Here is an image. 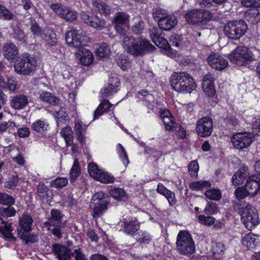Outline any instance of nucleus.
Returning a JSON list of instances; mask_svg holds the SVG:
<instances>
[{
    "mask_svg": "<svg viewBox=\"0 0 260 260\" xmlns=\"http://www.w3.org/2000/svg\"><path fill=\"white\" fill-rule=\"evenodd\" d=\"M116 151L119 158L125 167L129 164V160L127 153L124 148L120 144H117L116 146Z\"/></svg>",
    "mask_w": 260,
    "mask_h": 260,
    "instance_id": "58836bf2",
    "label": "nucleus"
},
{
    "mask_svg": "<svg viewBox=\"0 0 260 260\" xmlns=\"http://www.w3.org/2000/svg\"><path fill=\"white\" fill-rule=\"evenodd\" d=\"M178 20L176 17L168 14L164 19L158 21V26L162 30L169 31L172 29L177 25Z\"/></svg>",
    "mask_w": 260,
    "mask_h": 260,
    "instance_id": "aec40b11",
    "label": "nucleus"
},
{
    "mask_svg": "<svg viewBox=\"0 0 260 260\" xmlns=\"http://www.w3.org/2000/svg\"><path fill=\"white\" fill-rule=\"evenodd\" d=\"M119 80L116 77H111L109 80V84L107 87H104L101 90L103 97H108L118 90Z\"/></svg>",
    "mask_w": 260,
    "mask_h": 260,
    "instance_id": "6ab92c4d",
    "label": "nucleus"
},
{
    "mask_svg": "<svg viewBox=\"0 0 260 260\" xmlns=\"http://www.w3.org/2000/svg\"><path fill=\"white\" fill-rule=\"evenodd\" d=\"M2 225L0 226V233L3 235L4 238L8 240H15L16 238L13 235V231L12 223L2 220Z\"/></svg>",
    "mask_w": 260,
    "mask_h": 260,
    "instance_id": "a878e982",
    "label": "nucleus"
},
{
    "mask_svg": "<svg viewBox=\"0 0 260 260\" xmlns=\"http://www.w3.org/2000/svg\"><path fill=\"white\" fill-rule=\"evenodd\" d=\"M48 124L45 120H38L33 123L32 128L37 133H42L47 130Z\"/></svg>",
    "mask_w": 260,
    "mask_h": 260,
    "instance_id": "37998d69",
    "label": "nucleus"
},
{
    "mask_svg": "<svg viewBox=\"0 0 260 260\" xmlns=\"http://www.w3.org/2000/svg\"><path fill=\"white\" fill-rule=\"evenodd\" d=\"M199 220L202 224L211 225L214 223L215 218L212 216H206L204 215H200L199 216Z\"/></svg>",
    "mask_w": 260,
    "mask_h": 260,
    "instance_id": "e2e57ef3",
    "label": "nucleus"
},
{
    "mask_svg": "<svg viewBox=\"0 0 260 260\" xmlns=\"http://www.w3.org/2000/svg\"><path fill=\"white\" fill-rule=\"evenodd\" d=\"M80 174V168L77 159L74 161L73 166L70 172V181L74 182L79 177Z\"/></svg>",
    "mask_w": 260,
    "mask_h": 260,
    "instance_id": "ea45409f",
    "label": "nucleus"
},
{
    "mask_svg": "<svg viewBox=\"0 0 260 260\" xmlns=\"http://www.w3.org/2000/svg\"><path fill=\"white\" fill-rule=\"evenodd\" d=\"M124 232L128 234H134L139 228V223L136 218L128 217L124 219Z\"/></svg>",
    "mask_w": 260,
    "mask_h": 260,
    "instance_id": "b1692460",
    "label": "nucleus"
},
{
    "mask_svg": "<svg viewBox=\"0 0 260 260\" xmlns=\"http://www.w3.org/2000/svg\"><path fill=\"white\" fill-rule=\"evenodd\" d=\"M230 60L239 66H244L255 59L252 52L245 46H238L229 54Z\"/></svg>",
    "mask_w": 260,
    "mask_h": 260,
    "instance_id": "0eeeda50",
    "label": "nucleus"
},
{
    "mask_svg": "<svg viewBox=\"0 0 260 260\" xmlns=\"http://www.w3.org/2000/svg\"><path fill=\"white\" fill-rule=\"evenodd\" d=\"M39 99L42 102H44L51 105H56L59 103V99L51 92L43 91L39 94Z\"/></svg>",
    "mask_w": 260,
    "mask_h": 260,
    "instance_id": "7c9ffc66",
    "label": "nucleus"
},
{
    "mask_svg": "<svg viewBox=\"0 0 260 260\" xmlns=\"http://www.w3.org/2000/svg\"><path fill=\"white\" fill-rule=\"evenodd\" d=\"M241 220L245 228L251 230L259 223V219L256 209L248 203H244L239 209Z\"/></svg>",
    "mask_w": 260,
    "mask_h": 260,
    "instance_id": "20e7f679",
    "label": "nucleus"
},
{
    "mask_svg": "<svg viewBox=\"0 0 260 260\" xmlns=\"http://www.w3.org/2000/svg\"><path fill=\"white\" fill-rule=\"evenodd\" d=\"M14 17V14L6 7L0 5V19L11 20Z\"/></svg>",
    "mask_w": 260,
    "mask_h": 260,
    "instance_id": "49530a36",
    "label": "nucleus"
},
{
    "mask_svg": "<svg viewBox=\"0 0 260 260\" xmlns=\"http://www.w3.org/2000/svg\"><path fill=\"white\" fill-rule=\"evenodd\" d=\"M202 87L205 93L208 96L212 97L215 93L213 83H202Z\"/></svg>",
    "mask_w": 260,
    "mask_h": 260,
    "instance_id": "5fc2aeb1",
    "label": "nucleus"
},
{
    "mask_svg": "<svg viewBox=\"0 0 260 260\" xmlns=\"http://www.w3.org/2000/svg\"><path fill=\"white\" fill-rule=\"evenodd\" d=\"M108 202L102 191L95 193L91 201L90 208L93 210V216L95 218L102 214L107 209Z\"/></svg>",
    "mask_w": 260,
    "mask_h": 260,
    "instance_id": "f8f14e48",
    "label": "nucleus"
},
{
    "mask_svg": "<svg viewBox=\"0 0 260 260\" xmlns=\"http://www.w3.org/2000/svg\"><path fill=\"white\" fill-rule=\"evenodd\" d=\"M252 134L260 136V115L254 117L252 121Z\"/></svg>",
    "mask_w": 260,
    "mask_h": 260,
    "instance_id": "6e6d98bb",
    "label": "nucleus"
},
{
    "mask_svg": "<svg viewBox=\"0 0 260 260\" xmlns=\"http://www.w3.org/2000/svg\"><path fill=\"white\" fill-rule=\"evenodd\" d=\"M60 134L64 138L68 146H69L70 145L72 144L74 137L72 129L70 127L67 126L63 128L61 130Z\"/></svg>",
    "mask_w": 260,
    "mask_h": 260,
    "instance_id": "a19ab883",
    "label": "nucleus"
},
{
    "mask_svg": "<svg viewBox=\"0 0 260 260\" xmlns=\"http://www.w3.org/2000/svg\"><path fill=\"white\" fill-rule=\"evenodd\" d=\"M177 248L179 252L189 256L195 251V246L191 235L186 231H180L177 236Z\"/></svg>",
    "mask_w": 260,
    "mask_h": 260,
    "instance_id": "423d86ee",
    "label": "nucleus"
},
{
    "mask_svg": "<svg viewBox=\"0 0 260 260\" xmlns=\"http://www.w3.org/2000/svg\"><path fill=\"white\" fill-rule=\"evenodd\" d=\"M80 55L79 60L82 64L88 66L92 62L93 57L91 52L89 50H83Z\"/></svg>",
    "mask_w": 260,
    "mask_h": 260,
    "instance_id": "4c0bfd02",
    "label": "nucleus"
},
{
    "mask_svg": "<svg viewBox=\"0 0 260 260\" xmlns=\"http://www.w3.org/2000/svg\"><path fill=\"white\" fill-rule=\"evenodd\" d=\"M16 210L11 207L0 208V214L6 217H12L16 214Z\"/></svg>",
    "mask_w": 260,
    "mask_h": 260,
    "instance_id": "13d9d810",
    "label": "nucleus"
},
{
    "mask_svg": "<svg viewBox=\"0 0 260 260\" xmlns=\"http://www.w3.org/2000/svg\"><path fill=\"white\" fill-rule=\"evenodd\" d=\"M68 183L66 177H57L51 182V185L54 187L61 188L66 186Z\"/></svg>",
    "mask_w": 260,
    "mask_h": 260,
    "instance_id": "8fccbe9b",
    "label": "nucleus"
},
{
    "mask_svg": "<svg viewBox=\"0 0 260 260\" xmlns=\"http://www.w3.org/2000/svg\"><path fill=\"white\" fill-rule=\"evenodd\" d=\"M235 194L237 199H243L249 196V193L247 190L246 189L245 186L240 187L235 190Z\"/></svg>",
    "mask_w": 260,
    "mask_h": 260,
    "instance_id": "052dcab7",
    "label": "nucleus"
},
{
    "mask_svg": "<svg viewBox=\"0 0 260 260\" xmlns=\"http://www.w3.org/2000/svg\"><path fill=\"white\" fill-rule=\"evenodd\" d=\"M32 222L31 215L28 213H24L19 219V226L17 229L18 236L25 237L24 233L30 232Z\"/></svg>",
    "mask_w": 260,
    "mask_h": 260,
    "instance_id": "dca6fc26",
    "label": "nucleus"
},
{
    "mask_svg": "<svg viewBox=\"0 0 260 260\" xmlns=\"http://www.w3.org/2000/svg\"><path fill=\"white\" fill-rule=\"evenodd\" d=\"M188 168L190 175L192 177H197L199 170V166L198 162L196 160L191 161L189 163Z\"/></svg>",
    "mask_w": 260,
    "mask_h": 260,
    "instance_id": "603ef678",
    "label": "nucleus"
},
{
    "mask_svg": "<svg viewBox=\"0 0 260 260\" xmlns=\"http://www.w3.org/2000/svg\"><path fill=\"white\" fill-rule=\"evenodd\" d=\"M224 248L221 243H216L213 247V254L216 258H219L220 255L223 253Z\"/></svg>",
    "mask_w": 260,
    "mask_h": 260,
    "instance_id": "bf43d9fd",
    "label": "nucleus"
},
{
    "mask_svg": "<svg viewBox=\"0 0 260 260\" xmlns=\"http://www.w3.org/2000/svg\"><path fill=\"white\" fill-rule=\"evenodd\" d=\"M243 246L248 250L254 249L258 245L259 239L256 236L249 234L245 235L241 240Z\"/></svg>",
    "mask_w": 260,
    "mask_h": 260,
    "instance_id": "4be33fe9",
    "label": "nucleus"
},
{
    "mask_svg": "<svg viewBox=\"0 0 260 260\" xmlns=\"http://www.w3.org/2000/svg\"><path fill=\"white\" fill-rule=\"evenodd\" d=\"M241 3L247 8L260 7V0H242Z\"/></svg>",
    "mask_w": 260,
    "mask_h": 260,
    "instance_id": "69168bd1",
    "label": "nucleus"
},
{
    "mask_svg": "<svg viewBox=\"0 0 260 260\" xmlns=\"http://www.w3.org/2000/svg\"><path fill=\"white\" fill-rule=\"evenodd\" d=\"M113 105L111 104L107 100H103L98 107L94 112V114H104L111 111V108H114Z\"/></svg>",
    "mask_w": 260,
    "mask_h": 260,
    "instance_id": "e433bc0d",
    "label": "nucleus"
},
{
    "mask_svg": "<svg viewBox=\"0 0 260 260\" xmlns=\"http://www.w3.org/2000/svg\"><path fill=\"white\" fill-rule=\"evenodd\" d=\"M259 177V175L257 174L249 176L247 179L245 187L250 197H253L258 193H259L260 180Z\"/></svg>",
    "mask_w": 260,
    "mask_h": 260,
    "instance_id": "f3484780",
    "label": "nucleus"
},
{
    "mask_svg": "<svg viewBox=\"0 0 260 260\" xmlns=\"http://www.w3.org/2000/svg\"><path fill=\"white\" fill-rule=\"evenodd\" d=\"M43 39L49 46H53L57 43L56 36L51 29H48L44 31Z\"/></svg>",
    "mask_w": 260,
    "mask_h": 260,
    "instance_id": "f704fd0d",
    "label": "nucleus"
},
{
    "mask_svg": "<svg viewBox=\"0 0 260 260\" xmlns=\"http://www.w3.org/2000/svg\"><path fill=\"white\" fill-rule=\"evenodd\" d=\"M109 194L115 200L125 201L127 199V194L123 189L119 187L111 188L109 190Z\"/></svg>",
    "mask_w": 260,
    "mask_h": 260,
    "instance_id": "473e14b6",
    "label": "nucleus"
},
{
    "mask_svg": "<svg viewBox=\"0 0 260 260\" xmlns=\"http://www.w3.org/2000/svg\"><path fill=\"white\" fill-rule=\"evenodd\" d=\"M170 83L172 88L180 93H191L197 87L192 76L185 72L174 73L171 76Z\"/></svg>",
    "mask_w": 260,
    "mask_h": 260,
    "instance_id": "f03ea898",
    "label": "nucleus"
},
{
    "mask_svg": "<svg viewBox=\"0 0 260 260\" xmlns=\"http://www.w3.org/2000/svg\"><path fill=\"white\" fill-rule=\"evenodd\" d=\"M15 203V200L12 196L3 192H0V204L11 206Z\"/></svg>",
    "mask_w": 260,
    "mask_h": 260,
    "instance_id": "3c124183",
    "label": "nucleus"
},
{
    "mask_svg": "<svg viewBox=\"0 0 260 260\" xmlns=\"http://www.w3.org/2000/svg\"><path fill=\"white\" fill-rule=\"evenodd\" d=\"M212 15L210 11L201 9H195L188 11L185 14V19L189 25H202L209 22Z\"/></svg>",
    "mask_w": 260,
    "mask_h": 260,
    "instance_id": "39448f33",
    "label": "nucleus"
},
{
    "mask_svg": "<svg viewBox=\"0 0 260 260\" xmlns=\"http://www.w3.org/2000/svg\"><path fill=\"white\" fill-rule=\"evenodd\" d=\"M248 175V172L245 170H239L236 172L232 177L233 185L237 186L242 184Z\"/></svg>",
    "mask_w": 260,
    "mask_h": 260,
    "instance_id": "c85d7f7f",
    "label": "nucleus"
},
{
    "mask_svg": "<svg viewBox=\"0 0 260 260\" xmlns=\"http://www.w3.org/2000/svg\"><path fill=\"white\" fill-rule=\"evenodd\" d=\"M206 197L211 200L218 201L221 198L220 191L218 189H211L204 192Z\"/></svg>",
    "mask_w": 260,
    "mask_h": 260,
    "instance_id": "a18cd8bd",
    "label": "nucleus"
},
{
    "mask_svg": "<svg viewBox=\"0 0 260 260\" xmlns=\"http://www.w3.org/2000/svg\"><path fill=\"white\" fill-rule=\"evenodd\" d=\"M28 104V98L26 96L20 94L15 96L11 100L12 107L16 110L22 109Z\"/></svg>",
    "mask_w": 260,
    "mask_h": 260,
    "instance_id": "cd10ccee",
    "label": "nucleus"
},
{
    "mask_svg": "<svg viewBox=\"0 0 260 260\" xmlns=\"http://www.w3.org/2000/svg\"><path fill=\"white\" fill-rule=\"evenodd\" d=\"M153 42L158 47L161 48L166 51L168 55H175L176 53H173V50L170 47V45L168 43L167 40L162 37H160L157 39H155Z\"/></svg>",
    "mask_w": 260,
    "mask_h": 260,
    "instance_id": "c756f323",
    "label": "nucleus"
},
{
    "mask_svg": "<svg viewBox=\"0 0 260 260\" xmlns=\"http://www.w3.org/2000/svg\"><path fill=\"white\" fill-rule=\"evenodd\" d=\"M247 26L243 20L232 21L226 23L224 32L226 37L233 40H238L246 32Z\"/></svg>",
    "mask_w": 260,
    "mask_h": 260,
    "instance_id": "6e6552de",
    "label": "nucleus"
},
{
    "mask_svg": "<svg viewBox=\"0 0 260 260\" xmlns=\"http://www.w3.org/2000/svg\"><path fill=\"white\" fill-rule=\"evenodd\" d=\"M3 54L7 60H13L18 54L17 48L12 43H6L3 47Z\"/></svg>",
    "mask_w": 260,
    "mask_h": 260,
    "instance_id": "412c9836",
    "label": "nucleus"
},
{
    "mask_svg": "<svg viewBox=\"0 0 260 260\" xmlns=\"http://www.w3.org/2000/svg\"><path fill=\"white\" fill-rule=\"evenodd\" d=\"M88 124H83L80 120H76L75 121L74 130L76 132L78 141L80 143H83L85 141V133Z\"/></svg>",
    "mask_w": 260,
    "mask_h": 260,
    "instance_id": "bb28decb",
    "label": "nucleus"
},
{
    "mask_svg": "<svg viewBox=\"0 0 260 260\" xmlns=\"http://www.w3.org/2000/svg\"><path fill=\"white\" fill-rule=\"evenodd\" d=\"M144 28V22L141 20H139L132 26V30L135 34L140 35L143 32Z\"/></svg>",
    "mask_w": 260,
    "mask_h": 260,
    "instance_id": "4d7b16f0",
    "label": "nucleus"
},
{
    "mask_svg": "<svg viewBox=\"0 0 260 260\" xmlns=\"http://www.w3.org/2000/svg\"><path fill=\"white\" fill-rule=\"evenodd\" d=\"M80 16L85 23L92 27L101 30L105 27L106 23L104 19L89 12L81 11Z\"/></svg>",
    "mask_w": 260,
    "mask_h": 260,
    "instance_id": "4468645a",
    "label": "nucleus"
},
{
    "mask_svg": "<svg viewBox=\"0 0 260 260\" xmlns=\"http://www.w3.org/2000/svg\"><path fill=\"white\" fill-rule=\"evenodd\" d=\"M30 29L34 36H39L42 34V28L35 21L31 22Z\"/></svg>",
    "mask_w": 260,
    "mask_h": 260,
    "instance_id": "0e129e2a",
    "label": "nucleus"
},
{
    "mask_svg": "<svg viewBox=\"0 0 260 260\" xmlns=\"http://www.w3.org/2000/svg\"><path fill=\"white\" fill-rule=\"evenodd\" d=\"M65 39L69 47L75 48H80L85 46L88 41L87 37L83 31L76 28L68 31L66 34Z\"/></svg>",
    "mask_w": 260,
    "mask_h": 260,
    "instance_id": "1a4fd4ad",
    "label": "nucleus"
},
{
    "mask_svg": "<svg viewBox=\"0 0 260 260\" xmlns=\"http://www.w3.org/2000/svg\"><path fill=\"white\" fill-rule=\"evenodd\" d=\"M49 7L56 15L66 21L73 22L77 19V12L70 7L58 3L51 4Z\"/></svg>",
    "mask_w": 260,
    "mask_h": 260,
    "instance_id": "9b49d317",
    "label": "nucleus"
},
{
    "mask_svg": "<svg viewBox=\"0 0 260 260\" xmlns=\"http://www.w3.org/2000/svg\"><path fill=\"white\" fill-rule=\"evenodd\" d=\"M168 14L165 10L160 8H154L152 10L153 17L158 22L164 19Z\"/></svg>",
    "mask_w": 260,
    "mask_h": 260,
    "instance_id": "de8ad7c7",
    "label": "nucleus"
},
{
    "mask_svg": "<svg viewBox=\"0 0 260 260\" xmlns=\"http://www.w3.org/2000/svg\"><path fill=\"white\" fill-rule=\"evenodd\" d=\"M122 47L128 53L134 56H142L152 52L155 47L145 38H135L132 36H124L122 38Z\"/></svg>",
    "mask_w": 260,
    "mask_h": 260,
    "instance_id": "f257e3e1",
    "label": "nucleus"
},
{
    "mask_svg": "<svg viewBox=\"0 0 260 260\" xmlns=\"http://www.w3.org/2000/svg\"><path fill=\"white\" fill-rule=\"evenodd\" d=\"M94 179L103 183L108 184L114 182L115 178L107 172L102 170Z\"/></svg>",
    "mask_w": 260,
    "mask_h": 260,
    "instance_id": "c9c22d12",
    "label": "nucleus"
},
{
    "mask_svg": "<svg viewBox=\"0 0 260 260\" xmlns=\"http://www.w3.org/2000/svg\"><path fill=\"white\" fill-rule=\"evenodd\" d=\"M102 170L100 169L98 166L94 162H90L88 165V171L90 176L95 179L97 175Z\"/></svg>",
    "mask_w": 260,
    "mask_h": 260,
    "instance_id": "864d4df0",
    "label": "nucleus"
},
{
    "mask_svg": "<svg viewBox=\"0 0 260 260\" xmlns=\"http://www.w3.org/2000/svg\"><path fill=\"white\" fill-rule=\"evenodd\" d=\"M96 55L101 58H106L110 53V49L106 43H103L96 50Z\"/></svg>",
    "mask_w": 260,
    "mask_h": 260,
    "instance_id": "c03bdc74",
    "label": "nucleus"
},
{
    "mask_svg": "<svg viewBox=\"0 0 260 260\" xmlns=\"http://www.w3.org/2000/svg\"><path fill=\"white\" fill-rule=\"evenodd\" d=\"M8 88L12 91L15 90L18 88V82L14 78H10L6 82V88Z\"/></svg>",
    "mask_w": 260,
    "mask_h": 260,
    "instance_id": "774afa93",
    "label": "nucleus"
},
{
    "mask_svg": "<svg viewBox=\"0 0 260 260\" xmlns=\"http://www.w3.org/2000/svg\"><path fill=\"white\" fill-rule=\"evenodd\" d=\"M217 206L215 203L208 202L206 206L204 212L207 215H212L216 213Z\"/></svg>",
    "mask_w": 260,
    "mask_h": 260,
    "instance_id": "680f3d73",
    "label": "nucleus"
},
{
    "mask_svg": "<svg viewBox=\"0 0 260 260\" xmlns=\"http://www.w3.org/2000/svg\"><path fill=\"white\" fill-rule=\"evenodd\" d=\"M161 118L163 121L165 129L167 131L174 130V128L178 124L175 122L172 115H162V116H161Z\"/></svg>",
    "mask_w": 260,
    "mask_h": 260,
    "instance_id": "72a5a7b5",
    "label": "nucleus"
},
{
    "mask_svg": "<svg viewBox=\"0 0 260 260\" xmlns=\"http://www.w3.org/2000/svg\"><path fill=\"white\" fill-rule=\"evenodd\" d=\"M156 190L158 193L166 197L170 206H172L176 204V200L175 193L167 189L162 183H158Z\"/></svg>",
    "mask_w": 260,
    "mask_h": 260,
    "instance_id": "5701e85b",
    "label": "nucleus"
},
{
    "mask_svg": "<svg viewBox=\"0 0 260 260\" xmlns=\"http://www.w3.org/2000/svg\"><path fill=\"white\" fill-rule=\"evenodd\" d=\"M53 251L59 260H71V251L67 247L60 245H54Z\"/></svg>",
    "mask_w": 260,
    "mask_h": 260,
    "instance_id": "393cba45",
    "label": "nucleus"
},
{
    "mask_svg": "<svg viewBox=\"0 0 260 260\" xmlns=\"http://www.w3.org/2000/svg\"><path fill=\"white\" fill-rule=\"evenodd\" d=\"M213 122L209 117H205L198 120L196 125V131L199 136L202 137L209 136L212 132Z\"/></svg>",
    "mask_w": 260,
    "mask_h": 260,
    "instance_id": "2eb2a0df",
    "label": "nucleus"
},
{
    "mask_svg": "<svg viewBox=\"0 0 260 260\" xmlns=\"http://www.w3.org/2000/svg\"><path fill=\"white\" fill-rule=\"evenodd\" d=\"M211 186V184L208 181H193L189 185V188L194 191H202L210 188Z\"/></svg>",
    "mask_w": 260,
    "mask_h": 260,
    "instance_id": "2f4dec72",
    "label": "nucleus"
},
{
    "mask_svg": "<svg viewBox=\"0 0 260 260\" xmlns=\"http://www.w3.org/2000/svg\"><path fill=\"white\" fill-rule=\"evenodd\" d=\"M51 217L48 221L44 222V228H47V230L51 232L53 235L58 238L61 237L60 228L62 215L61 213L56 209H53L51 212Z\"/></svg>",
    "mask_w": 260,
    "mask_h": 260,
    "instance_id": "9d476101",
    "label": "nucleus"
},
{
    "mask_svg": "<svg viewBox=\"0 0 260 260\" xmlns=\"http://www.w3.org/2000/svg\"><path fill=\"white\" fill-rule=\"evenodd\" d=\"M210 66L217 70H222L228 66V62L221 55L214 52L211 53L207 58Z\"/></svg>",
    "mask_w": 260,
    "mask_h": 260,
    "instance_id": "a211bd4d",
    "label": "nucleus"
},
{
    "mask_svg": "<svg viewBox=\"0 0 260 260\" xmlns=\"http://www.w3.org/2000/svg\"><path fill=\"white\" fill-rule=\"evenodd\" d=\"M129 16L122 12L116 13L114 17V21L116 24H125L129 21Z\"/></svg>",
    "mask_w": 260,
    "mask_h": 260,
    "instance_id": "09e8293b",
    "label": "nucleus"
},
{
    "mask_svg": "<svg viewBox=\"0 0 260 260\" xmlns=\"http://www.w3.org/2000/svg\"><path fill=\"white\" fill-rule=\"evenodd\" d=\"M254 136L251 133H238L233 136L231 141L235 148L242 149L248 147L251 144Z\"/></svg>",
    "mask_w": 260,
    "mask_h": 260,
    "instance_id": "ddd939ff",
    "label": "nucleus"
},
{
    "mask_svg": "<svg viewBox=\"0 0 260 260\" xmlns=\"http://www.w3.org/2000/svg\"><path fill=\"white\" fill-rule=\"evenodd\" d=\"M162 29L160 28V27H154L149 31V36L151 38L152 41L154 40L155 39H157L159 38L161 36L162 33Z\"/></svg>",
    "mask_w": 260,
    "mask_h": 260,
    "instance_id": "338daca9",
    "label": "nucleus"
},
{
    "mask_svg": "<svg viewBox=\"0 0 260 260\" xmlns=\"http://www.w3.org/2000/svg\"><path fill=\"white\" fill-rule=\"evenodd\" d=\"M37 66L36 59L28 53L20 55L14 64L15 71L19 75H29L35 71Z\"/></svg>",
    "mask_w": 260,
    "mask_h": 260,
    "instance_id": "7ed1b4c3",
    "label": "nucleus"
},
{
    "mask_svg": "<svg viewBox=\"0 0 260 260\" xmlns=\"http://www.w3.org/2000/svg\"><path fill=\"white\" fill-rule=\"evenodd\" d=\"M92 4L96 10L101 14L105 16L110 13V7L104 3H99L96 1H93Z\"/></svg>",
    "mask_w": 260,
    "mask_h": 260,
    "instance_id": "79ce46f5",
    "label": "nucleus"
}]
</instances>
